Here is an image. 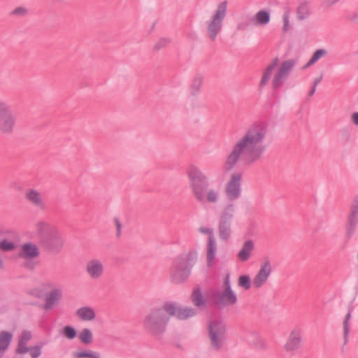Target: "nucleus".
I'll use <instances>...</instances> for the list:
<instances>
[{
	"label": "nucleus",
	"instance_id": "nucleus-11",
	"mask_svg": "<svg viewBox=\"0 0 358 358\" xmlns=\"http://www.w3.org/2000/svg\"><path fill=\"white\" fill-rule=\"evenodd\" d=\"M166 313L169 316H175L178 320H187L196 315V309L182 307L173 302H166Z\"/></svg>",
	"mask_w": 358,
	"mask_h": 358
},
{
	"label": "nucleus",
	"instance_id": "nucleus-14",
	"mask_svg": "<svg viewBox=\"0 0 358 358\" xmlns=\"http://www.w3.org/2000/svg\"><path fill=\"white\" fill-rule=\"evenodd\" d=\"M104 271L103 263L99 259H90L85 264V272L92 280L100 279Z\"/></svg>",
	"mask_w": 358,
	"mask_h": 358
},
{
	"label": "nucleus",
	"instance_id": "nucleus-47",
	"mask_svg": "<svg viewBox=\"0 0 358 358\" xmlns=\"http://www.w3.org/2000/svg\"><path fill=\"white\" fill-rule=\"evenodd\" d=\"M347 19L355 24H358V10L349 14Z\"/></svg>",
	"mask_w": 358,
	"mask_h": 358
},
{
	"label": "nucleus",
	"instance_id": "nucleus-10",
	"mask_svg": "<svg viewBox=\"0 0 358 358\" xmlns=\"http://www.w3.org/2000/svg\"><path fill=\"white\" fill-rule=\"evenodd\" d=\"M241 179L242 174L238 172H234L231 175L229 180L226 183L224 192L229 201H236L241 196L242 192Z\"/></svg>",
	"mask_w": 358,
	"mask_h": 358
},
{
	"label": "nucleus",
	"instance_id": "nucleus-43",
	"mask_svg": "<svg viewBox=\"0 0 358 358\" xmlns=\"http://www.w3.org/2000/svg\"><path fill=\"white\" fill-rule=\"evenodd\" d=\"M283 19V27L282 30L283 31L286 32L289 29V12L285 11L282 16Z\"/></svg>",
	"mask_w": 358,
	"mask_h": 358
},
{
	"label": "nucleus",
	"instance_id": "nucleus-55",
	"mask_svg": "<svg viewBox=\"0 0 358 358\" xmlns=\"http://www.w3.org/2000/svg\"><path fill=\"white\" fill-rule=\"evenodd\" d=\"M3 268V262L2 259L0 257V268Z\"/></svg>",
	"mask_w": 358,
	"mask_h": 358
},
{
	"label": "nucleus",
	"instance_id": "nucleus-34",
	"mask_svg": "<svg viewBox=\"0 0 358 358\" xmlns=\"http://www.w3.org/2000/svg\"><path fill=\"white\" fill-rule=\"evenodd\" d=\"M80 341L85 345H89L93 342V334L89 329H83L79 334Z\"/></svg>",
	"mask_w": 358,
	"mask_h": 358
},
{
	"label": "nucleus",
	"instance_id": "nucleus-50",
	"mask_svg": "<svg viewBox=\"0 0 358 358\" xmlns=\"http://www.w3.org/2000/svg\"><path fill=\"white\" fill-rule=\"evenodd\" d=\"M256 348L258 349L265 350L266 348V345L264 341L259 340L256 343Z\"/></svg>",
	"mask_w": 358,
	"mask_h": 358
},
{
	"label": "nucleus",
	"instance_id": "nucleus-25",
	"mask_svg": "<svg viewBox=\"0 0 358 358\" xmlns=\"http://www.w3.org/2000/svg\"><path fill=\"white\" fill-rule=\"evenodd\" d=\"M279 59L278 57H275L272 62L266 67L265 69L262 78L261 79L259 87H264L267 85L269 80L271 78L272 72L273 69L278 65Z\"/></svg>",
	"mask_w": 358,
	"mask_h": 358
},
{
	"label": "nucleus",
	"instance_id": "nucleus-32",
	"mask_svg": "<svg viewBox=\"0 0 358 358\" xmlns=\"http://www.w3.org/2000/svg\"><path fill=\"white\" fill-rule=\"evenodd\" d=\"M203 80V77L201 75H196L192 83V85L190 86V92L191 94L193 96L196 95L201 87L202 83Z\"/></svg>",
	"mask_w": 358,
	"mask_h": 358
},
{
	"label": "nucleus",
	"instance_id": "nucleus-51",
	"mask_svg": "<svg viewBox=\"0 0 358 358\" xmlns=\"http://www.w3.org/2000/svg\"><path fill=\"white\" fill-rule=\"evenodd\" d=\"M352 120L355 124L358 125V112H355L352 115Z\"/></svg>",
	"mask_w": 358,
	"mask_h": 358
},
{
	"label": "nucleus",
	"instance_id": "nucleus-12",
	"mask_svg": "<svg viewBox=\"0 0 358 358\" xmlns=\"http://www.w3.org/2000/svg\"><path fill=\"white\" fill-rule=\"evenodd\" d=\"M214 299V303L218 307L234 306L237 303L238 299L232 289H224L222 291H214L211 294Z\"/></svg>",
	"mask_w": 358,
	"mask_h": 358
},
{
	"label": "nucleus",
	"instance_id": "nucleus-21",
	"mask_svg": "<svg viewBox=\"0 0 358 358\" xmlns=\"http://www.w3.org/2000/svg\"><path fill=\"white\" fill-rule=\"evenodd\" d=\"M6 238H3L0 242V249L2 251H12L15 248L14 240L16 239L17 235L13 231H9L7 234Z\"/></svg>",
	"mask_w": 358,
	"mask_h": 358
},
{
	"label": "nucleus",
	"instance_id": "nucleus-52",
	"mask_svg": "<svg viewBox=\"0 0 358 358\" xmlns=\"http://www.w3.org/2000/svg\"><path fill=\"white\" fill-rule=\"evenodd\" d=\"M9 231V230H6L3 229H0V242L3 238H6V234Z\"/></svg>",
	"mask_w": 358,
	"mask_h": 358
},
{
	"label": "nucleus",
	"instance_id": "nucleus-45",
	"mask_svg": "<svg viewBox=\"0 0 358 358\" xmlns=\"http://www.w3.org/2000/svg\"><path fill=\"white\" fill-rule=\"evenodd\" d=\"M29 348H28L27 346V344L18 343L17 348L16 349V352L17 354H20V355L24 354V353L29 352Z\"/></svg>",
	"mask_w": 358,
	"mask_h": 358
},
{
	"label": "nucleus",
	"instance_id": "nucleus-35",
	"mask_svg": "<svg viewBox=\"0 0 358 358\" xmlns=\"http://www.w3.org/2000/svg\"><path fill=\"white\" fill-rule=\"evenodd\" d=\"M327 54V52L324 49H318L317 50L308 61V62L305 65L304 68H308L311 65L314 64L317 62L320 59L323 57Z\"/></svg>",
	"mask_w": 358,
	"mask_h": 358
},
{
	"label": "nucleus",
	"instance_id": "nucleus-24",
	"mask_svg": "<svg viewBox=\"0 0 358 358\" xmlns=\"http://www.w3.org/2000/svg\"><path fill=\"white\" fill-rule=\"evenodd\" d=\"M254 243L252 240H248L246 241L241 250L239 251V252L237 255L238 258L241 262H245L251 256L252 251L254 250Z\"/></svg>",
	"mask_w": 358,
	"mask_h": 358
},
{
	"label": "nucleus",
	"instance_id": "nucleus-2",
	"mask_svg": "<svg viewBox=\"0 0 358 358\" xmlns=\"http://www.w3.org/2000/svg\"><path fill=\"white\" fill-rule=\"evenodd\" d=\"M189 186L194 199L201 205H215L221 197L219 188L210 187L209 179L201 170L193 168L188 173Z\"/></svg>",
	"mask_w": 358,
	"mask_h": 358
},
{
	"label": "nucleus",
	"instance_id": "nucleus-44",
	"mask_svg": "<svg viewBox=\"0 0 358 358\" xmlns=\"http://www.w3.org/2000/svg\"><path fill=\"white\" fill-rule=\"evenodd\" d=\"M199 231L202 234H206L208 235V240H210V238H215L213 234V229L210 228H206L203 227H201L199 229Z\"/></svg>",
	"mask_w": 358,
	"mask_h": 358
},
{
	"label": "nucleus",
	"instance_id": "nucleus-37",
	"mask_svg": "<svg viewBox=\"0 0 358 358\" xmlns=\"http://www.w3.org/2000/svg\"><path fill=\"white\" fill-rule=\"evenodd\" d=\"M29 13V10L24 6H18L13 10L10 15L16 17H24Z\"/></svg>",
	"mask_w": 358,
	"mask_h": 358
},
{
	"label": "nucleus",
	"instance_id": "nucleus-54",
	"mask_svg": "<svg viewBox=\"0 0 358 358\" xmlns=\"http://www.w3.org/2000/svg\"><path fill=\"white\" fill-rule=\"evenodd\" d=\"M315 90H316V87L313 86L312 89L310 90V91L308 93L309 97L312 96L315 94Z\"/></svg>",
	"mask_w": 358,
	"mask_h": 358
},
{
	"label": "nucleus",
	"instance_id": "nucleus-4",
	"mask_svg": "<svg viewBox=\"0 0 358 358\" xmlns=\"http://www.w3.org/2000/svg\"><path fill=\"white\" fill-rule=\"evenodd\" d=\"M39 244L46 251L57 254L63 248L64 239L61 233L52 224L46 222L36 224Z\"/></svg>",
	"mask_w": 358,
	"mask_h": 358
},
{
	"label": "nucleus",
	"instance_id": "nucleus-38",
	"mask_svg": "<svg viewBox=\"0 0 358 358\" xmlns=\"http://www.w3.org/2000/svg\"><path fill=\"white\" fill-rule=\"evenodd\" d=\"M171 43V40L168 38H159L153 47L154 51H158L160 49H162L166 47Z\"/></svg>",
	"mask_w": 358,
	"mask_h": 358
},
{
	"label": "nucleus",
	"instance_id": "nucleus-8",
	"mask_svg": "<svg viewBox=\"0 0 358 358\" xmlns=\"http://www.w3.org/2000/svg\"><path fill=\"white\" fill-rule=\"evenodd\" d=\"M208 335L210 346L216 351L220 350L226 339V324L224 321L214 320L208 324Z\"/></svg>",
	"mask_w": 358,
	"mask_h": 358
},
{
	"label": "nucleus",
	"instance_id": "nucleus-42",
	"mask_svg": "<svg viewBox=\"0 0 358 358\" xmlns=\"http://www.w3.org/2000/svg\"><path fill=\"white\" fill-rule=\"evenodd\" d=\"M29 352L32 358H37L41 354V347L38 345L30 347Z\"/></svg>",
	"mask_w": 358,
	"mask_h": 358
},
{
	"label": "nucleus",
	"instance_id": "nucleus-1",
	"mask_svg": "<svg viewBox=\"0 0 358 358\" xmlns=\"http://www.w3.org/2000/svg\"><path fill=\"white\" fill-rule=\"evenodd\" d=\"M268 134L269 127L266 122L259 121L252 124L233 145L226 157L224 170L231 171L238 162L251 166L259 161L266 150Z\"/></svg>",
	"mask_w": 358,
	"mask_h": 358
},
{
	"label": "nucleus",
	"instance_id": "nucleus-40",
	"mask_svg": "<svg viewBox=\"0 0 358 358\" xmlns=\"http://www.w3.org/2000/svg\"><path fill=\"white\" fill-rule=\"evenodd\" d=\"M252 22V19L248 17L247 20H242L239 22L236 25V30L244 31L245 30Z\"/></svg>",
	"mask_w": 358,
	"mask_h": 358
},
{
	"label": "nucleus",
	"instance_id": "nucleus-18",
	"mask_svg": "<svg viewBox=\"0 0 358 358\" xmlns=\"http://www.w3.org/2000/svg\"><path fill=\"white\" fill-rule=\"evenodd\" d=\"M358 222V196L355 199L352 205L350 215L348 217V223L346 227L347 235L350 237L357 227Z\"/></svg>",
	"mask_w": 358,
	"mask_h": 358
},
{
	"label": "nucleus",
	"instance_id": "nucleus-46",
	"mask_svg": "<svg viewBox=\"0 0 358 358\" xmlns=\"http://www.w3.org/2000/svg\"><path fill=\"white\" fill-rule=\"evenodd\" d=\"M340 0H321V6L324 8H330Z\"/></svg>",
	"mask_w": 358,
	"mask_h": 358
},
{
	"label": "nucleus",
	"instance_id": "nucleus-30",
	"mask_svg": "<svg viewBox=\"0 0 358 358\" xmlns=\"http://www.w3.org/2000/svg\"><path fill=\"white\" fill-rule=\"evenodd\" d=\"M311 11L307 3L301 4L296 10V17L299 20L302 21L307 19L310 15Z\"/></svg>",
	"mask_w": 358,
	"mask_h": 358
},
{
	"label": "nucleus",
	"instance_id": "nucleus-39",
	"mask_svg": "<svg viewBox=\"0 0 358 358\" xmlns=\"http://www.w3.org/2000/svg\"><path fill=\"white\" fill-rule=\"evenodd\" d=\"M63 334L68 339L72 340L76 336V331L73 327L66 326L63 329Z\"/></svg>",
	"mask_w": 358,
	"mask_h": 358
},
{
	"label": "nucleus",
	"instance_id": "nucleus-33",
	"mask_svg": "<svg viewBox=\"0 0 358 358\" xmlns=\"http://www.w3.org/2000/svg\"><path fill=\"white\" fill-rule=\"evenodd\" d=\"M74 358H101V354L94 351H76L73 353Z\"/></svg>",
	"mask_w": 358,
	"mask_h": 358
},
{
	"label": "nucleus",
	"instance_id": "nucleus-13",
	"mask_svg": "<svg viewBox=\"0 0 358 358\" xmlns=\"http://www.w3.org/2000/svg\"><path fill=\"white\" fill-rule=\"evenodd\" d=\"M295 64L296 61L292 59L282 62L272 81V87L273 89L277 90L281 87Z\"/></svg>",
	"mask_w": 358,
	"mask_h": 358
},
{
	"label": "nucleus",
	"instance_id": "nucleus-28",
	"mask_svg": "<svg viewBox=\"0 0 358 358\" xmlns=\"http://www.w3.org/2000/svg\"><path fill=\"white\" fill-rule=\"evenodd\" d=\"M231 222H220L218 224L219 237L221 240L227 241L231 235Z\"/></svg>",
	"mask_w": 358,
	"mask_h": 358
},
{
	"label": "nucleus",
	"instance_id": "nucleus-26",
	"mask_svg": "<svg viewBox=\"0 0 358 358\" xmlns=\"http://www.w3.org/2000/svg\"><path fill=\"white\" fill-rule=\"evenodd\" d=\"M235 214V206L228 203L222 208L220 215V222H231Z\"/></svg>",
	"mask_w": 358,
	"mask_h": 358
},
{
	"label": "nucleus",
	"instance_id": "nucleus-48",
	"mask_svg": "<svg viewBox=\"0 0 358 358\" xmlns=\"http://www.w3.org/2000/svg\"><path fill=\"white\" fill-rule=\"evenodd\" d=\"M224 289H232L230 285V275L227 274L224 280Z\"/></svg>",
	"mask_w": 358,
	"mask_h": 358
},
{
	"label": "nucleus",
	"instance_id": "nucleus-3",
	"mask_svg": "<svg viewBox=\"0 0 358 358\" xmlns=\"http://www.w3.org/2000/svg\"><path fill=\"white\" fill-rule=\"evenodd\" d=\"M197 256L196 251L191 250L181 254L173 261L169 269V277L173 283L182 284L188 280Z\"/></svg>",
	"mask_w": 358,
	"mask_h": 358
},
{
	"label": "nucleus",
	"instance_id": "nucleus-29",
	"mask_svg": "<svg viewBox=\"0 0 358 358\" xmlns=\"http://www.w3.org/2000/svg\"><path fill=\"white\" fill-rule=\"evenodd\" d=\"M252 22L256 25L264 26L270 22V14L268 11L261 10L258 11L252 17Z\"/></svg>",
	"mask_w": 358,
	"mask_h": 358
},
{
	"label": "nucleus",
	"instance_id": "nucleus-6",
	"mask_svg": "<svg viewBox=\"0 0 358 358\" xmlns=\"http://www.w3.org/2000/svg\"><path fill=\"white\" fill-rule=\"evenodd\" d=\"M227 1L220 3L215 13L206 22V36L210 41H215L217 35L222 30L223 21L227 15Z\"/></svg>",
	"mask_w": 358,
	"mask_h": 358
},
{
	"label": "nucleus",
	"instance_id": "nucleus-36",
	"mask_svg": "<svg viewBox=\"0 0 358 358\" xmlns=\"http://www.w3.org/2000/svg\"><path fill=\"white\" fill-rule=\"evenodd\" d=\"M238 285L239 287H243L245 290L251 287L250 278L248 275H241L238 280Z\"/></svg>",
	"mask_w": 358,
	"mask_h": 358
},
{
	"label": "nucleus",
	"instance_id": "nucleus-22",
	"mask_svg": "<svg viewBox=\"0 0 358 358\" xmlns=\"http://www.w3.org/2000/svg\"><path fill=\"white\" fill-rule=\"evenodd\" d=\"M217 252V244L215 238H210V240H208L206 246V260L207 266L210 267L214 264L215 255Z\"/></svg>",
	"mask_w": 358,
	"mask_h": 358
},
{
	"label": "nucleus",
	"instance_id": "nucleus-41",
	"mask_svg": "<svg viewBox=\"0 0 358 358\" xmlns=\"http://www.w3.org/2000/svg\"><path fill=\"white\" fill-rule=\"evenodd\" d=\"M31 336H31V332H29L28 331H22V333L19 338L18 343L27 344L28 343V341L29 340H31Z\"/></svg>",
	"mask_w": 358,
	"mask_h": 358
},
{
	"label": "nucleus",
	"instance_id": "nucleus-27",
	"mask_svg": "<svg viewBox=\"0 0 358 358\" xmlns=\"http://www.w3.org/2000/svg\"><path fill=\"white\" fill-rule=\"evenodd\" d=\"M76 315L82 320L91 321L95 319L96 313L94 309L89 306H84L78 308Z\"/></svg>",
	"mask_w": 358,
	"mask_h": 358
},
{
	"label": "nucleus",
	"instance_id": "nucleus-7",
	"mask_svg": "<svg viewBox=\"0 0 358 358\" xmlns=\"http://www.w3.org/2000/svg\"><path fill=\"white\" fill-rule=\"evenodd\" d=\"M16 116L8 102L0 98V134L11 135L16 127Z\"/></svg>",
	"mask_w": 358,
	"mask_h": 358
},
{
	"label": "nucleus",
	"instance_id": "nucleus-19",
	"mask_svg": "<svg viewBox=\"0 0 358 358\" xmlns=\"http://www.w3.org/2000/svg\"><path fill=\"white\" fill-rule=\"evenodd\" d=\"M190 299L194 306L199 308H205L208 304V299L203 296L199 286L194 288Z\"/></svg>",
	"mask_w": 358,
	"mask_h": 358
},
{
	"label": "nucleus",
	"instance_id": "nucleus-31",
	"mask_svg": "<svg viewBox=\"0 0 358 358\" xmlns=\"http://www.w3.org/2000/svg\"><path fill=\"white\" fill-rule=\"evenodd\" d=\"M352 311V307H350L348 310V313L346 314L344 321H343V339H344V345H345L348 341V336L350 333V323L349 321L351 318V314Z\"/></svg>",
	"mask_w": 358,
	"mask_h": 358
},
{
	"label": "nucleus",
	"instance_id": "nucleus-53",
	"mask_svg": "<svg viewBox=\"0 0 358 358\" xmlns=\"http://www.w3.org/2000/svg\"><path fill=\"white\" fill-rule=\"evenodd\" d=\"M322 77H323L322 75H320L319 77L316 78L314 80L313 86L317 87V85L322 81Z\"/></svg>",
	"mask_w": 358,
	"mask_h": 358
},
{
	"label": "nucleus",
	"instance_id": "nucleus-9",
	"mask_svg": "<svg viewBox=\"0 0 358 358\" xmlns=\"http://www.w3.org/2000/svg\"><path fill=\"white\" fill-rule=\"evenodd\" d=\"M39 255L38 247L31 242L22 244L18 253L19 257L24 259L22 266L29 271H33L39 264L37 259Z\"/></svg>",
	"mask_w": 358,
	"mask_h": 358
},
{
	"label": "nucleus",
	"instance_id": "nucleus-20",
	"mask_svg": "<svg viewBox=\"0 0 358 358\" xmlns=\"http://www.w3.org/2000/svg\"><path fill=\"white\" fill-rule=\"evenodd\" d=\"M62 296V292L60 289H55L51 290L47 295L45 300V309L51 310L58 302Z\"/></svg>",
	"mask_w": 358,
	"mask_h": 358
},
{
	"label": "nucleus",
	"instance_id": "nucleus-49",
	"mask_svg": "<svg viewBox=\"0 0 358 358\" xmlns=\"http://www.w3.org/2000/svg\"><path fill=\"white\" fill-rule=\"evenodd\" d=\"M114 222H115V226L117 228V236H119L121 234L122 225H121L120 220L117 218H115Z\"/></svg>",
	"mask_w": 358,
	"mask_h": 358
},
{
	"label": "nucleus",
	"instance_id": "nucleus-17",
	"mask_svg": "<svg viewBox=\"0 0 358 358\" xmlns=\"http://www.w3.org/2000/svg\"><path fill=\"white\" fill-rule=\"evenodd\" d=\"M272 268L268 260L264 261L260 267L259 271L253 280V285L255 287H261L267 280L271 273Z\"/></svg>",
	"mask_w": 358,
	"mask_h": 358
},
{
	"label": "nucleus",
	"instance_id": "nucleus-23",
	"mask_svg": "<svg viewBox=\"0 0 358 358\" xmlns=\"http://www.w3.org/2000/svg\"><path fill=\"white\" fill-rule=\"evenodd\" d=\"M13 338V334L7 331L0 332V358H2L8 350Z\"/></svg>",
	"mask_w": 358,
	"mask_h": 358
},
{
	"label": "nucleus",
	"instance_id": "nucleus-16",
	"mask_svg": "<svg viewBox=\"0 0 358 358\" xmlns=\"http://www.w3.org/2000/svg\"><path fill=\"white\" fill-rule=\"evenodd\" d=\"M26 200L33 206L43 210L46 208V204L42 194L36 189L29 188L24 193Z\"/></svg>",
	"mask_w": 358,
	"mask_h": 358
},
{
	"label": "nucleus",
	"instance_id": "nucleus-15",
	"mask_svg": "<svg viewBox=\"0 0 358 358\" xmlns=\"http://www.w3.org/2000/svg\"><path fill=\"white\" fill-rule=\"evenodd\" d=\"M301 343L302 331L299 328H295L291 331L284 349L287 352L298 350L301 346Z\"/></svg>",
	"mask_w": 358,
	"mask_h": 358
},
{
	"label": "nucleus",
	"instance_id": "nucleus-5",
	"mask_svg": "<svg viewBox=\"0 0 358 358\" xmlns=\"http://www.w3.org/2000/svg\"><path fill=\"white\" fill-rule=\"evenodd\" d=\"M169 319L165 303L146 313L143 320V327L147 333L155 336H160L165 332Z\"/></svg>",
	"mask_w": 358,
	"mask_h": 358
}]
</instances>
